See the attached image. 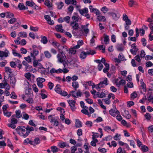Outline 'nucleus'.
<instances>
[{"instance_id": "1", "label": "nucleus", "mask_w": 153, "mask_h": 153, "mask_svg": "<svg viewBox=\"0 0 153 153\" xmlns=\"http://www.w3.org/2000/svg\"><path fill=\"white\" fill-rule=\"evenodd\" d=\"M96 53V52L95 50L89 48L86 52L82 51L79 55V57L81 59H84L86 58L87 56L93 55Z\"/></svg>"}, {"instance_id": "2", "label": "nucleus", "mask_w": 153, "mask_h": 153, "mask_svg": "<svg viewBox=\"0 0 153 153\" xmlns=\"http://www.w3.org/2000/svg\"><path fill=\"white\" fill-rule=\"evenodd\" d=\"M26 128L24 126H18L16 129L18 133L24 137H27L30 133V131H26Z\"/></svg>"}, {"instance_id": "3", "label": "nucleus", "mask_w": 153, "mask_h": 153, "mask_svg": "<svg viewBox=\"0 0 153 153\" xmlns=\"http://www.w3.org/2000/svg\"><path fill=\"white\" fill-rule=\"evenodd\" d=\"M55 91L57 93L62 96H65L67 95V93L66 91H62L61 86L59 85H57L55 88Z\"/></svg>"}, {"instance_id": "4", "label": "nucleus", "mask_w": 153, "mask_h": 153, "mask_svg": "<svg viewBox=\"0 0 153 153\" xmlns=\"http://www.w3.org/2000/svg\"><path fill=\"white\" fill-rule=\"evenodd\" d=\"M57 57L58 59V61L60 62H62L65 59L66 56L64 53L62 51H60L57 55Z\"/></svg>"}, {"instance_id": "5", "label": "nucleus", "mask_w": 153, "mask_h": 153, "mask_svg": "<svg viewBox=\"0 0 153 153\" xmlns=\"http://www.w3.org/2000/svg\"><path fill=\"white\" fill-rule=\"evenodd\" d=\"M115 83L117 86L119 87L121 85H124L126 83V81L121 77H119L115 80Z\"/></svg>"}, {"instance_id": "6", "label": "nucleus", "mask_w": 153, "mask_h": 153, "mask_svg": "<svg viewBox=\"0 0 153 153\" xmlns=\"http://www.w3.org/2000/svg\"><path fill=\"white\" fill-rule=\"evenodd\" d=\"M131 49L130 50V52L131 54L134 56L136 55L137 52L139 49L137 47L135 43H133L131 45Z\"/></svg>"}, {"instance_id": "7", "label": "nucleus", "mask_w": 153, "mask_h": 153, "mask_svg": "<svg viewBox=\"0 0 153 153\" xmlns=\"http://www.w3.org/2000/svg\"><path fill=\"white\" fill-rule=\"evenodd\" d=\"M68 102L71 110L72 111H75L76 109L75 107L76 101L74 100H68Z\"/></svg>"}, {"instance_id": "8", "label": "nucleus", "mask_w": 153, "mask_h": 153, "mask_svg": "<svg viewBox=\"0 0 153 153\" xmlns=\"http://www.w3.org/2000/svg\"><path fill=\"white\" fill-rule=\"evenodd\" d=\"M26 4L29 6L33 7L34 9L38 10L39 7L37 6L33 1H27L25 3Z\"/></svg>"}, {"instance_id": "9", "label": "nucleus", "mask_w": 153, "mask_h": 153, "mask_svg": "<svg viewBox=\"0 0 153 153\" xmlns=\"http://www.w3.org/2000/svg\"><path fill=\"white\" fill-rule=\"evenodd\" d=\"M9 53V51L7 50H5L4 51H0V58L2 60L4 57H7Z\"/></svg>"}, {"instance_id": "10", "label": "nucleus", "mask_w": 153, "mask_h": 153, "mask_svg": "<svg viewBox=\"0 0 153 153\" xmlns=\"http://www.w3.org/2000/svg\"><path fill=\"white\" fill-rule=\"evenodd\" d=\"M72 21L70 23H77V22L79 21V20L81 18L79 16L77 15V16H73L71 17Z\"/></svg>"}, {"instance_id": "11", "label": "nucleus", "mask_w": 153, "mask_h": 153, "mask_svg": "<svg viewBox=\"0 0 153 153\" xmlns=\"http://www.w3.org/2000/svg\"><path fill=\"white\" fill-rule=\"evenodd\" d=\"M110 114L112 116L115 117L117 114H120V112L116 108L111 109L109 111Z\"/></svg>"}, {"instance_id": "12", "label": "nucleus", "mask_w": 153, "mask_h": 153, "mask_svg": "<svg viewBox=\"0 0 153 153\" xmlns=\"http://www.w3.org/2000/svg\"><path fill=\"white\" fill-rule=\"evenodd\" d=\"M39 53V51L38 50H35L30 52V55L33 59H36V56L38 55Z\"/></svg>"}, {"instance_id": "13", "label": "nucleus", "mask_w": 153, "mask_h": 153, "mask_svg": "<svg viewBox=\"0 0 153 153\" xmlns=\"http://www.w3.org/2000/svg\"><path fill=\"white\" fill-rule=\"evenodd\" d=\"M80 13L82 15L84 16L86 13H88V8L87 7H85L82 9H78Z\"/></svg>"}, {"instance_id": "14", "label": "nucleus", "mask_w": 153, "mask_h": 153, "mask_svg": "<svg viewBox=\"0 0 153 153\" xmlns=\"http://www.w3.org/2000/svg\"><path fill=\"white\" fill-rule=\"evenodd\" d=\"M88 108L87 106H85V108H84L82 109L81 112L83 114L86 115H88L89 117H90L91 116V115L90 114V113L88 111Z\"/></svg>"}, {"instance_id": "15", "label": "nucleus", "mask_w": 153, "mask_h": 153, "mask_svg": "<svg viewBox=\"0 0 153 153\" xmlns=\"http://www.w3.org/2000/svg\"><path fill=\"white\" fill-rule=\"evenodd\" d=\"M33 65L34 67H36L38 66H40L41 64L39 62L41 61V59L36 60V59H33Z\"/></svg>"}, {"instance_id": "16", "label": "nucleus", "mask_w": 153, "mask_h": 153, "mask_svg": "<svg viewBox=\"0 0 153 153\" xmlns=\"http://www.w3.org/2000/svg\"><path fill=\"white\" fill-rule=\"evenodd\" d=\"M140 87L141 89H142L143 91L144 92H146V84L144 82L143 80L142 79L140 80Z\"/></svg>"}, {"instance_id": "17", "label": "nucleus", "mask_w": 153, "mask_h": 153, "mask_svg": "<svg viewBox=\"0 0 153 153\" xmlns=\"http://www.w3.org/2000/svg\"><path fill=\"white\" fill-rule=\"evenodd\" d=\"M88 24L86 25L81 26L83 30L85 33L86 34L88 33L89 31L88 27Z\"/></svg>"}, {"instance_id": "18", "label": "nucleus", "mask_w": 153, "mask_h": 153, "mask_svg": "<svg viewBox=\"0 0 153 153\" xmlns=\"http://www.w3.org/2000/svg\"><path fill=\"white\" fill-rule=\"evenodd\" d=\"M113 19L115 20H117L120 17V15L119 14H116L114 12L110 13Z\"/></svg>"}, {"instance_id": "19", "label": "nucleus", "mask_w": 153, "mask_h": 153, "mask_svg": "<svg viewBox=\"0 0 153 153\" xmlns=\"http://www.w3.org/2000/svg\"><path fill=\"white\" fill-rule=\"evenodd\" d=\"M62 26L61 24L56 25L55 27V29L58 31L62 33L64 32V30L62 29Z\"/></svg>"}, {"instance_id": "20", "label": "nucleus", "mask_w": 153, "mask_h": 153, "mask_svg": "<svg viewBox=\"0 0 153 153\" xmlns=\"http://www.w3.org/2000/svg\"><path fill=\"white\" fill-rule=\"evenodd\" d=\"M70 25L74 30H77L79 28V25L78 23H70Z\"/></svg>"}, {"instance_id": "21", "label": "nucleus", "mask_w": 153, "mask_h": 153, "mask_svg": "<svg viewBox=\"0 0 153 153\" xmlns=\"http://www.w3.org/2000/svg\"><path fill=\"white\" fill-rule=\"evenodd\" d=\"M62 63L65 68H70V65H71V62H66L64 60L62 62Z\"/></svg>"}, {"instance_id": "22", "label": "nucleus", "mask_w": 153, "mask_h": 153, "mask_svg": "<svg viewBox=\"0 0 153 153\" xmlns=\"http://www.w3.org/2000/svg\"><path fill=\"white\" fill-rule=\"evenodd\" d=\"M18 8L20 10L27 9V7H26L24 4L22 3H19L18 6Z\"/></svg>"}, {"instance_id": "23", "label": "nucleus", "mask_w": 153, "mask_h": 153, "mask_svg": "<svg viewBox=\"0 0 153 153\" xmlns=\"http://www.w3.org/2000/svg\"><path fill=\"white\" fill-rule=\"evenodd\" d=\"M109 36L106 35L104 34V44L105 45H107L109 43Z\"/></svg>"}, {"instance_id": "24", "label": "nucleus", "mask_w": 153, "mask_h": 153, "mask_svg": "<svg viewBox=\"0 0 153 153\" xmlns=\"http://www.w3.org/2000/svg\"><path fill=\"white\" fill-rule=\"evenodd\" d=\"M41 39V42L44 44H46L48 42V39L46 37L44 36H40Z\"/></svg>"}, {"instance_id": "25", "label": "nucleus", "mask_w": 153, "mask_h": 153, "mask_svg": "<svg viewBox=\"0 0 153 153\" xmlns=\"http://www.w3.org/2000/svg\"><path fill=\"white\" fill-rule=\"evenodd\" d=\"M58 146L60 148H63L65 147H69L68 144L65 142L60 143H59Z\"/></svg>"}, {"instance_id": "26", "label": "nucleus", "mask_w": 153, "mask_h": 153, "mask_svg": "<svg viewBox=\"0 0 153 153\" xmlns=\"http://www.w3.org/2000/svg\"><path fill=\"white\" fill-rule=\"evenodd\" d=\"M16 82L15 78L14 76L11 77L10 79V82L12 86H14Z\"/></svg>"}, {"instance_id": "27", "label": "nucleus", "mask_w": 153, "mask_h": 153, "mask_svg": "<svg viewBox=\"0 0 153 153\" xmlns=\"http://www.w3.org/2000/svg\"><path fill=\"white\" fill-rule=\"evenodd\" d=\"M75 125L76 128H80L82 126V123L78 119H77L76 120Z\"/></svg>"}, {"instance_id": "28", "label": "nucleus", "mask_w": 153, "mask_h": 153, "mask_svg": "<svg viewBox=\"0 0 153 153\" xmlns=\"http://www.w3.org/2000/svg\"><path fill=\"white\" fill-rule=\"evenodd\" d=\"M40 140L39 138L36 137L35 138L33 141L32 145L35 146L36 145L39 144L40 143Z\"/></svg>"}, {"instance_id": "29", "label": "nucleus", "mask_w": 153, "mask_h": 153, "mask_svg": "<svg viewBox=\"0 0 153 153\" xmlns=\"http://www.w3.org/2000/svg\"><path fill=\"white\" fill-rule=\"evenodd\" d=\"M97 96L98 97L102 98L105 97V94L103 92H98L97 93Z\"/></svg>"}, {"instance_id": "30", "label": "nucleus", "mask_w": 153, "mask_h": 153, "mask_svg": "<svg viewBox=\"0 0 153 153\" xmlns=\"http://www.w3.org/2000/svg\"><path fill=\"white\" fill-rule=\"evenodd\" d=\"M44 54L45 57L48 59L50 58L52 56V55L51 53L48 51H45L44 52Z\"/></svg>"}, {"instance_id": "31", "label": "nucleus", "mask_w": 153, "mask_h": 153, "mask_svg": "<svg viewBox=\"0 0 153 153\" xmlns=\"http://www.w3.org/2000/svg\"><path fill=\"white\" fill-rule=\"evenodd\" d=\"M72 86L75 90L79 87V84L77 82H73L72 83Z\"/></svg>"}, {"instance_id": "32", "label": "nucleus", "mask_w": 153, "mask_h": 153, "mask_svg": "<svg viewBox=\"0 0 153 153\" xmlns=\"http://www.w3.org/2000/svg\"><path fill=\"white\" fill-rule=\"evenodd\" d=\"M18 35L19 37L22 38H25L27 37V35L26 32H19Z\"/></svg>"}, {"instance_id": "33", "label": "nucleus", "mask_w": 153, "mask_h": 153, "mask_svg": "<svg viewBox=\"0 0 153 153\" xmlns=\"http://www.w3.org/2000/svg\"><path fill=\"white\" fill-rule=\"evenodd\" d=\"M97 19L99 21H101L104 22L106 20V19L104 16L100 15L97 16Z\"/></svg>"}, {"instance_id": "34", "label": "nucleus", "mask_w": 153, "mask_h": 153, "mask_svg": "<svg viewBox=\"0 0 153 153\" xmlns=\"http://www.w3.org/2000/svg\"><path fill=\"white\" fill-rule=\"evenodd\" d=\"M14 16L13 14L10 12H7L6 13V17L7 18H11Z\"/></svg>"}, {"instance_id": "35", "label": "nucleus", "mask_w": 153, "mask_h": 153, "mask_svg": "<svg viewBox=\"0 0 153 153\" xmlns=\"http://www.w3.org/2000/svg\"><path fill=\"white\" fill-rule=\"evenodd\" d=\"M25 70L26 71H32L33 70L32 66L28 65L25 67Z\"/></svg>"}, {"instance_id": "36", "label": "nucleus", "mask_w": 153, "mask_h": 153, "mask_svg": "<svg viewBox=\"0 0 153 153\" xmlns=\"http://www.w3.org/2000/svg\"><path fill=\"white\" fill-rule=\"evenodd\" d=\"M12 53L15 56H17L19 58L22 57V55L20 53L16 52V50H13Z\"/></svg>"}, {"instance_id": "37", "label": "nucleus", "mask_w": 153, "mask_h": 153, "mask_svg": "<svg viewBox=\"0 0 153 153\" xmlns=\"http://www.w3.org/2000/svg\"><path fill=\"white\" fill-rule=\"evenodd\" d=\"M51 151L53 153L56 152L58 151V149L55 146H53L51 147Z\"/></svg>"}, {"instance_id": "38", "label": "nucleus", "mask_w": 153, "mask_h": 153, "mask_svg": "<svg viewBox=\"0 0 153 153\" xmlns=\"http://www.w3.org/2000/svg\"><path fill=\"white\" fill-rule=\"evenodd\" d=\"M50 42L54 47L58 48L60 45L56 41H53Z\"/></svg>"}, {"instance_id": "39", "label": "nucleus", "mask_w": 153, "mask_h": 153, "mask_svg": "<svg viewBox=\"0 0 153 153\" xmlns=\"http://www.w3.org/2000/svg\"><path fill=\"white\" fill-rule=\"evenodd\" d=\"M24 143L25 144H27L28 143H29L32 145L33 144V141L30 140L29 138H27L24 140Z\"/></svg>"}, {"instance_id": "40", "label": "nucleus", "mask_w": 153, "mask_h": 153, "mask_svg": "<svg viewBox=\"0 0 153 153\" xmlns=\"http://www.w3.org/2000/svg\"><path fill=\"white\" fill-rule=\"evenodd\" d=\"M57 7L59 9H61L64 6V3L62 1H60L56 4Z\"/></svg>"}, {"instance_id": "41", "label": "nucleus", "mask_w": 153, "mask_h": 153, "mask_svg": "<svg viewBox=\"0 0 153 153\" xmlns=\"http://www.w3.org/2000/svg\"><path fill=\"white\" fill-rule=\"evenodd\" d=\"M117 153H126V151L124 149L123 150L121 147H119L117 150Z\"/></svg>"}, {"instance_id": "42", "label": "nucleus", "mask_w": 153, "mask_h": 153, "mask_svg": "<svg viewBox=\"0 0 153 153\" xmlns=\"http://www.w3.org/2000/svg\"><path fill=\"white\" fill-rule=\"evenodd\" d=\"M16 117L18 118H20L22 117L21 112L20 110H16L15 111Z\"/></svg>"}, {"instance_id": "43", "label": "nucleus", "mask_w": 153, "mask_h": 153, "mask_svg": "<svg viewBox=\"0 0 153 153\" xmlns=\"http://www.w3.org/2000/svg\"><path fill=\"white\" fill-rule=\"evenodd\" d=\"M120 134L118 133L116 134L113 137V139L115 140H119L120 139Z\"/></svg>"}, {"instance_id": "44", "label": "nucleus", "mask_w": 153, "mask_h": 153, "mask_svg": "<svg viewBox=\"0 0 153 153\" xmlns=\"http://www.w3.org/2000/svg\"><path fill=\"white\" fill-rule=\"evenodd\" d=\"M69 53L71 54H74L76 53V51L73 47L70 48L69 50Z\"/></svg>"}, {"instance_id": "45", "label": "nucleus", "mask_w": 153, "mask_h": 153, "mask_svg": "<svg viewBox=\"0 0 153 153\" xmlns=\"http://www.w3.org/2000/svg\"><path fill=\"white\" fill-rule=\"evenodd\" d=\"M137 96L136 92L134 91L131 94V97L132 99H134L137 97Z\"/></svg>"}, {"instance_id": "46", "label": "nucleus", "mask_w": 153, "mask_h": 153, "mask_svg": "<svg viewBox=\"0 0 153 153\" xmlns=\"http://www.w3.org/2000/svg\"><path fill=\"white\" fill-rule=\"evenodd\" d=\"M48 118L51 123H53L56 120L54 117H53L52 115H50L48 117Z\"/></svg>"}, {"instance_id": "47", "label": "nucleus", "mask_w": 153, "mask_h": 153, "mask_svg": "<svg viewBox=\"0 0 153 153\" xmlns=\"http://www.w3.org/2000/svg\"><path fill=\"white\" fill-rule=\"evenodd\" d=\"M82 84L83 85V86L84 87L85 89H89V87L88 86V84L87 82L83 81L82 82Z\"/></svg>"}, {"instance_id": "48", "label": "nucleus", "mask_w": 153, "mask_h": 153, "mask_svg": "<svg viewBox=\"0 0 153 153\" xmlns=\"http://www.w3.org/2000/svg\"><path fill=\"white\" fill-rule=\"evenodd\" d=\"M11 112H8L7 111H4L3 112L4 115L7 117H10L11 114Z\"/></svg>"}, {"instance_id": "49", "label": "nucleus", "mask_w": 153, "mask_h": 153, "mask_svg": "<svg viewBox=\"0 0 153 153\" xmlns=\"http://www.w3.org/2000/svg\"><path fill=\"white\" fill-rule=\"evenodd\" d=\"M146 55L145 52L143 50H141L140 53L139 55L141 58H144L145 55Z\"/></svg>"}, {"instance_id": "50", "label": "nucleus", "mask_w": 153, "mask_h": 153, "mask_svg": "<svg viewBox=\"0 0 153 153\" xmlns=\"http://www.w3.org/2000/svg\"><path fill=\"white\" fill-rule=\"evenodd\" d=\"M98 150L102 153H106L107 150L104 148L100 147L98 149Z\"/></svg>"}, {"instance_id": "51", "label": "nucleus", "mask_w": 153, "mask_h": 153, "mask_svg": "<svg viewBox=\"0 0 153 153\" xmlns=\"http://www.w3.org/2000/svg\"><path fill=\"white\" fill-rule=\"evenodd\" d=\"M145 117L146 119L148 120H149L151 118V114L149 113H146L145 115Z\"/></svg>"}, {"instance_id": "52", "label": "nucleus", "mask_w": 153, "mask_h": 153, "mask_svg": "<svg viewBox=\"0 0 153 153\" xmlns=\"http://www.w3.org/2000/svg\"><path fill=\"white\" fill-rule=\"evenodd\" d=\"M16 21V19L15 18H11V19L8 21V22L10 24H13Z\"/></svg>"}, {"instance_id": "53", "label": "nucleus", "mask_w": 153, "mask_h": 153, "mask_svg": "<svg viewBox=\"0 0 153 153\" xmlns=\"http://www.w3.org/2000/svg\"><path fill=\"white\" fill-rule=\"evenodd\" d=\"M141 58L140 57L139 55H136L134 57V59L136 61H137V62L139 63L140 62H141Z\"/></svg>"}, {"instance_id": "54", "label": "nucleus", "mask_w": 153, "mask_h": 153, "mask_svg": "<svg viewBox=\"0 0 153 153\" xmlns=\"http://www.w3.org/2000/svg\"><path fill=\"white\" fill-rule=\"evenodd\" d=\"M23 114L22 118L25 120H27L29 117V115L24 112Z\"/></svg>"}, {"instance_id": "55", "label": "nucleus", "mask_w": 153, "mask_h": 153, "mask_svg": "<svg viewBox=\"0 0 153 153\" xmlns=\"http://www.w3.org/2000/svg\"><path fill=\"white\" fill-rule=\"evenodd\" d=\"M103 129L105 131L108 132L111 130V127L108 126H103Z\"/></svg>"}, {"instance_id": "56", "label": "nucleus", "mask_w": 153, "mask_h": 153, "mask_svg": "<svg viewBox=\"0 0 153 153\" xmlns=\"http://www.w3.org/2000/svg\"><path fill=\"white\" fill-rule=\"evenodd\" d=\"M148 100L149 102H151L153 104V95L150 94L148 97Z\"/></svg>"}, {"instance_id": "57", "label": "nucleus", "mask_w": 153, "mask_h": 153, "mask_svg": "<svg viewBox=\"0 0 153 153\" xmlns=\"http://www.w3.org/2000/svg\"><path fill=\"white\" fill-rule=\"evenodd\" d=\"M44 4L49 8L51 7V6L49 0H46L44 2Z\"/></svg>"}, {"instance_id": "58", "label": "nucleus", "mask_w": 153, "mask_h": 153, "mask_svg": "<svg viewBox=\"0 0 153 153\" xmlns=\"http://www.w3.org/2000/svg\"><path fill=\"white\" fill-rule=\"evenodd\" d=\"M26 129L27 131H34V128L32 127H30L28 126H27L26 127Z\"/></svg>"}, {"instance_id": "59", "label": "nucleus", "mask_w": 153, "mask_h": 153, "mask_svg": "<svg viewBox=\"0 0 153 153\" xmlns=\"http://www.w3.org/2000/svg\"><path fill=\"white\" fill-rule=\"evenodd\" d=\"M24 59L27 63H30L31 62V59L29 56L25 57Z\"/></svg>"}, {"instance_id": "60", "label": "nucleus", "mask_w": 153, "mask_h": 153, "mask_svg": "<svg viewBox=\"0 0 153 153\" xmlns=\"http://www.w3.org/2000/svg\"><path fill=\"white\" fill-rule=\"evenodd\" d=\"M10 97L11 98L16 99L17 96L14 92H12L10 94Z\"/></svg>"}, {"instance_id": "61", "label": "nucleus", "mask_w": 153, "mask_h": 153, "mask_svg": "<svg viewBox=\"0 0 153 153\" xmlns=\"http://www.w3.org/2000/svg\"><path fill=\"white\" fill-rule=\"evenodd\" d=\"M25 76L28 80H30L31 79V75L30 73L28 72L26 73L25 74Z\"/></svg>"}, {"instance_id": "62", "label": "nucleus", "mask_w": 153, "mask_h": 153, "mask_svg": "<svg viewBox=\"0 0 153 153\" xmlns=\"http://www.w3.org/2000/svg\"><path fill=\"white\" fill-rule=\"evenodd\" d=\"M64 21L67 23H69L70 20V18L69 16H67L64 18Z\"/></svg>"}, {"instance_id": "63", "label": "nucleus", "mask_w": 153, "mask_h": 153, "mask_svg": "<svg viewBox=\"0 0 153 153\" xmlns=\"http://www.w3.org/2000/svg\"><path fill=\"white\" fill-rule=\"evenodd\" d=\"M101 10L104 13H105L106 12L108 11V9L105 6L101 8Z\"/></svg>"}, {"instance_id": "64", "label": "nucleus", "mask_w": 153, "mask_h": 153, "mask_svg": "<svg viewBox=\"0 0 153 153\" xmlns=\"http://www.w3.org/2000/svg\"><path fill=\"white\" fill-rule=\"evenodd\" d=\"M77 134L78 136H81L82 134V130L81 128H79L77 131Z\"/></svg>"}]
</instances>
